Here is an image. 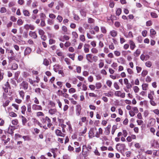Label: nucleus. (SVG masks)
Wrapping results in <instances>:
<instances>
[{"label":"nucleus","instance_id":"nucleus-14","mask_svg":"<svg viewBox=\"0 0 159 159\" xmlns=\"http://www.w3.org/2000/svg\"><path fill=\"white\" fill-rule=\"evenodd\" d=\"M90 47V45L89 44H85L84 45V50L85 53H88L89 52V48Z\"/></svg>","mask_w":159,"mask_h":159},{"label":"nucleus","instance_id":"nucleus-52","mask_svg":"<svg viewBox=\"0 0 159 159\" xmlns=\"http://www.w3.org/2000/svg\"><path fill=\"white\" fill-rule=\"evenodd\" d=\"M80 39L82 42H84L85 41V38L84 36V35H81L80 36Z\"/></svg>","mask_w":159,"mask_h":159},{"label":"nucleus","instance_id":"nucleus-12","mask_svg":"<svg viewBox=\"0 0 159 159\" xmlns=\"http://www.w3.org/2000/svg\"><path fill=\"white\" fill-rule=\"evenodd\" d=\"M15 127L14 126H10L8 128V132L11 134H13V131L15 129Z\"/></svg>","mask_w":159,"mask_h":159},{"label":"nucleus","instance_id":"nucleus-11","mask_svg":"<svg viewBox=\"0 0 159 159\" xmlns=\"http://www.w3.org/2000/svg\"><path fill=\"white\" fill-rule=\"evenodd\" d=\"M129 41L130 49L132 50H133L136 47L134 43L132 40H129Z\"/></svg>","mask_w":159,"mask_h":159},{"label":"nucleus","instance_id":"nucleus-19","mask_svg":"<svg viewBox=\"0 0 159 159\" xmlns=\"http://www.w3.org/2000/svg\"><path fill=\"white\" fill-rule=\"evenodd\" d=\"M80 13L81 16L84 17H85L86 15V11L84 9H81L80 11Z\"/></svg>","mask_w":159,"mask_h":159},{"label":"nucleus","instance_id":"nucleus-61","mask_svg":"<svg viewBox=\"0 0 159 159\" xmlns=\"http://www.w3.org/2000/svg\"><path fill=\"white\" fill-rule=\"evenodd\" d=\"M76 71L78 73H80L81 71V67L80 66H78L76 67Z\"/></svg>","mask_w":159,"mask_h":159},{"label":"nucleus","instance_id":"nucleus-62","mask_svg":"<svg viewBox=\"0 0 159 159\" xmlns=\"http://www.w3.org/2000/svg\"><path fill=\"white\" fill-rule=\"evenodd\" d=\"M46 24L44 20H41L40 26L41 27H43L45 26Z\"/></svg>","mask_w":159,"mask_h":159},{"label":"nucleus","instance_id":"nucleus-13","mask_svg":"<svg viewBox=\"0 0 159 159\" xmlns=\"http://www.w3.org/2000/svg\"><path fill=\"white\" fill-rule=\"evenodd\" d=\"M29 34L30 36L34 39L37 38V35L35 32H33L31 31H30Z\"/></svg>","mask_w":159,"mask_h":159},{"label":"nucleus","instance_id":"nucleus-30","mask_svg":"<svg viewBox=\"0 0 159 159\" xmlns=\"http://www.w3.org/2000/svg\"><path fill=\"white\" fill-rule=\"evenodd\" d=\"M31 104L30 103H29L27 104V111L29 112H30L31 111Z\"/></svg>","mask_w":159,"mask_h":159},{"label":"nucleus","instance_id":"nucleus-33","mask_svg":"<svg viewBox=\"0 0 159 159\" xmlns=\"http://www.w3.org/2000/svg\"><path fill=\"white\" fill-rule=\"evenodd\" d=\"M117 129V127L116 125H114L112 127V129L111 131V134L112 135L114 134V133Z\"/></svg>","mask_w":159,"mask_h":159},{"label":"nucleus","instance_id":"nucleus-54","mask_svg":"<svg viewBox=\"0 0 159 159\" xmlns=\"http://www.w3.org/2000/svg\"><path fill=\"white\" fill-rule=\"evenodd\" d=\"M15 5V3L13 1L10 2L8 4V7H11Z\"/></svg>","mask_w":159,"mask_h":159},{"label":"nucleus","instance_id":"nucleus-28","mask_svg":"<svg viewBox=\"0 0 159 159\" xmlns=\"http://www.w3.org/2000/svg\"><path fill=\"white\" fill-rule=\"evenodd\" d=\"M148 84H143L142 85V88L143 90H146L148 87Z\"/></svg>","mask_w":159,"mask_h":159},{"label":"nucleus","instance_id":"nucleus-4","mask_svg":"<svg viewBox=\"0 0 159 159\" xmlns=\"http://www.w3.org/2000/svg\"><path fill=\"white\" fill-rule=\"evenodd\" d=\"M124 84L126 85V87L127 89H129L132 88V84L129 82V81L127 79H124Z\"/></svg>","mask_w":159,"mask_h":159},{"label":"nucleus","instance_id":"nucleus-37","mask_svg":"<svg viewBox=\"0 0 159 159\" xmlns=\"http://www.w3.org/2000/svg\"><path fill=\"white\" fill-rule=\"evenodd\" d=\"M145 65L148 67H150L152 65L151 62L150 61H147L145 63Z\"/></svg>","mask_w":159,"mask_h":159},{"label":"nucleus","instance_id":"nucleus-24","mask_svg":"<svg viewBox=\"0 0 159 159\" xmlns=\"http://www.w3.org/2000/svg\"><path fill=\"white\" fill-rule=\"evenodd\" d=\"M22 124L23 125H25L26 123L27 122V119L24 116H22Z\"/></svg>","mask_w":159,"mask_h":159},{"label":"nucleus","instance_id":"nucleus-6","mask_svg":"<svg viewBox=\"0 0 159 159\" xmlns=\"http://www.w3.org/2000/svg\"><path fill=\"white\" fill-rule=\"evenodd\" d=\"M24 28L27 30H28L29 29L33 30L35 28V27L34 25L28 24L25 25L24 26Z\"/></svg>","mask_w":159,"mask_h":159},{"label":"nucleus","instance_id":"nucleus-29","mask_svg":"<svg viewBox=\"0 0 159 159\" xmlns=\"http://www.w3.org/2000/svg\"><path fill=\"white\" fill-rule=\"evenodd\" d=\"M122 12V10L120 8H118L117 9L116 12V15L119 16L120 14Z\"/></svg>","mask_w":159,"mask_h":159},{"label":"nucleus","instance_id":"nucleus-59","mask_svg":"<svg viewBox=\"0 0 159 159\" xmlns=\"http://www.w3.org/2000/svg\"><path fill=\"white\" fill-rule=\"evenodd\" d=\"M39 33L40 35H42L44 34L45 32L43 30L40 29L39 30Z\"/></svg>","mask_w":159,"mask_h":159},{"label":"nucleus","instance_id":"nucleus-3","mask_svg":"<svg viewBox=\"0 0 159 159\" xmlns=\"http://www.w3.org/2000/svg\"><path fill=\"white\" fill-rule=\"evenodd\" d=\"M92 149V147L89 145L87 146L86 151H84L83 153V155H84L85 157H87L89 155L90 152V150Z\"/></svg>","mask_w":159,"mask_h":159},{"label":"nucleus","instance_id":"nucleus-2","mask_svg":"<svg viewBox=\"0 0 159 159\" xmlns=\"http://www.w3.org/2000/svg\"><path fill=\"white\" fill-rule=\"evenodd\" d=\"M125 144L118 143L116 145V148L118 151H121L125 149Z\"/></svg>","mask_w":159,"mask_h":159},{"label":"nucleus","instance_id":"nucleus-26","mask_svg":"<svg viewBox=\"0 0 159 159\" xmlns=\"http://www.w3.org/2000/svg\"><path fill=\"white\" fill-rule=\"evenodd\" d=\"M72 36H73V37L75 39H77L78 38V35L76 32H75V31L73 32H72ZM74 40H75V39Z\"/></svg>","mask_w":159,"mask_h":159},{"label":"nucleus","instance_id":"nucleus-38","mask_svg":"<svg viewBox=\"0 0 159 159\" xmlns=\"http://www.w3.org/2000/svg\"><path fill=\"white\" fill-rule=\"evenodd\" d=\"M23 21L21 19H19L17 22V24L19 25H21L23 24Z\"/></svg>","mask_w":159,"mask_h":159},{"label":"nucleus","instance_id":"nucleus-46","mask_svg":"<svg viewBox=\"0 0 159 159\" xmlns=\"http://www.w3.org/2000/svg\"><path fill=\"white\" fill-rule=\"evenodd\" d=\"M20 71H17L15 73V79L16 80H17L18 78L19 75L20 74Z\"/></svg>","mask_w":159,"mask_h":159},{"label":"nucleus","instance_id":"nucleus-43","mask_svg":"<svg viewBox=\"0 0 159 159\" xmlns=\"http://www.w3.org/2000/svg\"><path fill=\"white\" fill-rule=\"evenodd\" d=\"M148 73V71L146 70H143L141 74L142 76L143 77L145 76Z\"/></svg>","mask_w":159,"mask_h":159},{"label":"nucleus","instance_id":"nucleus-22","mask_svg":"<svg viewBox=\"0 0 159 159\" xmlns=\"http://www.w3.org/2000/svg\"><path fill=\"white\" fill-rule=\"evenodd\" d=\"M19 93L20 95V97L24 99L25 96V92L23 90L19 91Z\"/></svg>","mask_w":159,"mask_h":159},{"label":"nucleus","instance_id":"nucleus-49","mask_svg":"<svg viewBox=\"0 0 159 159\" xmlns=\"http://www.w3.org/2000/svg\"><path fill=\"white\" fill-rule=\"evenodd\" d=\"M94 20L93 19L91 18H89L88 19V22L89 23H92L94 22Z\"/></svg>","mask_w":159,"mask_h":159},{"label":"nucleus","instance_id":"nucleus-17","mask_svg":"<svg viewBox=\"0 0 159 159\" xmlns=\"http://www.w3.org/2000/svg\"><path fill=\"white\" fill-rule=\"evenodd\" d=\"M57 111L56 108H51L48 111V112L51 115H53L56 113Z\"/></svg>","mask_w":159,"mask_h":159},{"label":"nucleus","instance_id":"nucleus-57","mask_svg":"<svg viewBox=\"0 0 159 159\" xmlns=\"http://www.w3.org/2000/svg\"><path fill=\"white\" fill-rule=\"evenodd\" d=\"M10 102V101L9 100H7L3 104V107H6L8 105Z\"/></svg>","mask_w":159,"mask_h":159},{"label":"nucleus","instance_id":"nucleus-23","mask_svg":"<svg viewBox=\"0 0 159 159\" xmlns=\"http://www.w3.org/2000/svg\"><path fill=\"white\" fill-rule=\"evenodd\" d=\"M18 67V65L16 63H13L12 65L11 69L13 70H16L17 69Z\"/></svg>","mask_w":159,"mask_h":159},{"label":"nucleus","instance_id":"nucleus-58","mask_svg":"<svg viewBox=\"0 0 159 159\" xmlns=\"http://www.w3.org/2000/svg\"><path fill=\"white\" fill-rule=\"evenodd\" d=\"M37 116L39 117L40 116H43L44 114L42 112H38L37 113Z\"/></svg>","mask_w":159,"mask_h":159},{"label":"nucleus","instance_id":"nucleus-7","mask_svg":"<svg viewBox=\"0 0 159 159\" xmlns=\"http://www.w3.org/2000/svg\"><path fill=\"white\" fill-rule=\"evenodd\" d=\"M20 85L23 87V89L25 90H27L28 88V84L27 82L25 81H23L20 84Z\"/></svg>","mask_w":159,"mask_h":159},{"label":"nucleus","instance_id":"nucleus-10","mask_svg":"<svg viewBox=\"0 0 159 159\" xmlns=\"http://www.w3.org/2000/svg\"><path fill=\"white\" fill-rule=\"evenodd\" d=\"M32 51L30 47H27L25 49L24 52V55L25 56L29 55Z\"/></svg>","mask_w":159,"mask_h":159},{"label":"nucleus","instance_id":"nucleus-42","mask_svg":"<svg viewBox=\"0 0 159 159\" xmlns=\"http://www.w3.org/2000/svg\"><path fill=\"white\" fill-rule=\"evenodd\" d=\"M133 89L134 90V91L135 93H138L139 90V88L138 86H135L133 87Z\"/></svg>","mask_w":159,"mask_h":159},{"label":"nucleus","instance_id":"nucleus-16","mask_svg":"<svg viewBox=\"0 0 159 159\" xmlns=\"http://www.w3.org/2000/svg\"><path fill=\"white\" fill-rule=\"evenodd\" d=\"M110 34L112 37H115L117 35V32L115 30H113L110 32Z\"/></svg>","mask_w":159,"mask_h":159},{"label":"nucleus","instance_id":"nucleus-27","mask_svg":"<svg viewBox=\"0 0 159 159\" xmlns=\"http://www.w3.org/2000/svg\"><path fill=\"white\" fill-rule=\"evenodd\" d=\"M119 61H118L119 63L120 62L121 64H124L125 63V60L123 57H120L119 59Z\"/></svg>","mask_w":159,"mask_h":159},{"label":"nucleus","instance_id":"nucleus-45","mask_svg":"<svg viewBox=\"0 0 159 159\" xmlns=\"http://www.w3.org/2000/svg\"><path fill=\"white\" fill-rule=\"evenodd\" d=\"M11 123L14 125H16L18 123V121L17 119L14 120H12Z\"/></svg>","mask_w":159,"mask_h":159},{"label":"nucleus","instance_id":"nucleus-39","mask_svg":"<svg viewBox=\"0 0 159 159\" xmlns=\"http://www.w3.org/2000/svg\"><path fill=\"white\" fill-rule=\"evenodd\" d=\"M137 41L139 43H141L143 41V38L141 36H139L137 37Z\"/></svg>","mask_w":159,"mask_h":159},{"label":"nucleus","instance_id":"nucleus-18","mask_svg":"<svg viewBox=\"0 0 159 159\" xmlns=\"http://www.w3.org/2000/svg\"><path fill=\"white\" fill-rule=\"evenodd\" d=\"M141 51L139 49H137L136 51L134 52L133 55L135 57H138L140 54Z\"/></svg>","mask_w":159,"mask_h":159},{"label":"nucleus","instance_id":"nucleus-50","mask_svg":"<svg viewBox=\"0 0 159 159\" xmlns=\"http://www.w3.org/2000/svg\"><path fill=\"white\" fill-rule=\"evenodd\" d=\"M106 84L109 87L111 86L112 83V82L110 80H107L106 82Z\"/></svg>","mask_w":159,"mask_h":159},{"label":"nucleus","instance_id":"nucleus-47","mask_svg":"<svg viewBox=\"0 0 159 159\" xmlns=\"http://www.w3.org/2000/svg\"><path fill=\"white\" fill-rule=\"evenodd\" d=\"M135 113L132 110H130L129 111V115L131 117L134 116L135 115Z\"/></svg>","mask_w":159,"mask_h":159},{"label":"nucleus","instance_id":"nucleus-56","mask_svg":"<svg viewBox=\"0 0 159 159\" xmlns=\"http://www.w3.org/2000/svg\"><path fill=\"white\" fill-rule=\"evenodd\" d=\"M57 19L58 20L59 22H61L63 19V18L61 16L58 15L57 17Z\"/></svg>","mask_w":159,"mask_h":159},{"label":"nucleus","instance_id":"nucleus-32","mask_svg":"<svg viewBox=\"0 0 159 159\" xmlns=\"http://www.w3.org/2000/svg\"><path fill=\"white\" fill-rule=\"evenodd\" d=\"M9 116L11 117H16L17 115L16 113L13 112H11L9 113Z\"/></svg>","mask_w":159,"mask_h":159},{"label":"nucleus","instance_id":"nucleus-8","mask_svg":"<svg viewBox=\"0 0 159 159\" xmlns=\"http://www.w3.org/2000/svg\"><path fill=\"white\" fill-rule=\"evenodd\" d=\"M59 69L62 70L63 67L58 64L55 65L53 66V70L55 72H57Z\"/></svg>","mask_w":159,"mask_h":159},{"label":"nucleus","instance_id":"nucleus-5","mask_svg":"<svg viewBox=\"0 0 159 159\" xmlns=\"http://www.w3.org/2000/svg\"><path fill=\"white\" fill-rule=\"evenodd\" d=\"M55 133L56 135L58 136L64 137L65 135V134L62 133L61 130L58 129H57L55 130Z\"/></svg>","mask_w":159,"mask_h":159},{"label":"nucleus","instance_id":"nucleus-25","mask_svg":"<svg viewBox=\"0 0 159 159\" xmlns=\"http://www.w3.org/2000/svg\"><path fill=\"white\" fill-rule=\"evenodd\" d=\"M102 84L99 82L95 84V87L97 89H99L102 87Z\"/></svg>","mask_w":159,"mask_h":159},{"label":"nucleus","instance_id":"nucleus-51","mask_svg":"<svg viewBox=\"0 0 159 159\" xmlns=\"http://www.w3.org/2000/svg\"><path fill=\"white\" fill-rule=\"evenodd\" d=\"M91 52L93 53H96L98 52V50L95 48H93L91 50Z\"/></svg>","mask_w":159,"mask_h":159},{"label":"nucleus","instance_id":"nucleus-20","mask_svg":"<svg viewBox=\"0 0 159 159\" xmlns=\"http://www.w3.org/2000/svg\"><path fill=\"white\" fill-rule=\"evenodd\" d=\"M43 64L45 66H48L49 65V62L47 59L45 58L43 60Z\"/></svg>","mask_w":159,"mask_h":159},{"label":"nucleus","instance_id":"nucleus-15","mask_svg":"<svg viewBox=\"0 0 159 159\" xmlns=\"http://www.w3.org/2000/svg\"><path fill=\"white\" fill-rule=\"evenodd\" d=\"M92 55L91 54H87L86 55V58L87 61L90 62H92Z\"/></svg>","mask_w":159,"mask_h":159},{"label":"nucleus","instance_id":"nucleus-40","mask_svg":"<svg viewBox=\"0 0 159 159\" xmlns=\"http://www.w3.org/2000/svg\"><path fill=\"white\" fill-rule=\"evenodd\" d=\"M58 120L59 122V125L60 126L61 125L63 124L64 123V120L62 119H60L59 118H58Z\"/></svg>","mask_w":159,"mask_h":159},{"label":"nucleus","instance_id":"nucleus-63","mask_svg":"<svg viewBox=\"0 0 159 159\" xmlns=\"http://www.w3.org/2000/svg\"><path fill=\"white\" fill-rule=\"evenodd\" d=\"M115 26L117 28L119 27L120 26V23L118 21H116L114 23Z\"/></svg>","mask_w":159,"mask_h":159},{"label":"nucleus","instance_id":"nucleus-55","mask_svg":"<svg viewBox=\"0 0 159 159\" xmlns=\"http://www.w3.org/2000/svg\"><path fill=\"white\" fill-rule=\"evenodd\" d=\"M76 91V90L75 89L73 88H70L69 90V92L70 93H74Z\"/></svg>","mask_w":159,"mask_h":159},{"label":"nucleus","instance_id":"nucleus-31","mask_svg":"<svg viewBox=\"0 0 159 159\" xmlns=\"http://www.w3.org/2000/svg\"><path fill=\"white\" fill-rule=\"evenodd\" d=\"M152 17L153 18H157L158 17L157 14L154 12H151L150 13Z\"/></svg>","mask_w":159,"mask_h":159},{"label":"nucleus","instance_id":"nucleus-21","mask_svg":"<svg viewBox=\"0 0 159 159\" xmlns=\"http://www.w3.org/2000/svg\"><path fill=\"white\" fill-rule=\"evenodd\" d=\"M23 12L24 15L26 16H29L30 15L29 11L27 10H24Z\"/></svg>","mask_w":159,"mask_h":159},{"label":"nucleus","instance_id":"nucleus-41","mask_svg":"<svg viewBox=\"0 0 159 159\" xmlns=\"http://www.w3.org/2000/svg\"><path fill=\"white\" fill-rule=\"evenodd\" d=\"M0 12L1 13H4L7 12V9L5 7H2L1 8Z\"/></svg>","mask_w":159,"mask_h":159},{"label":"nucleus","instance_id":"nucleus-34","mask_svg":"<svg viewBox=\"0 0 159 159\" xmlns=\"http://www.w3.org/2000/svg\"><path fill=\"white\" fill-rule=\"evenodd\" d=\"M101 30L103 34H106L107 33V30L106 28L104 26L101 27Z\"/></svg>","mask_w":159,"mask_h":159},{"label":"nucleus","instance_id":"nucleus-64","mask_svg":"<svg viewBox=\"0 0 159 159\" xmlns=\"http://www.w3.org/2000/svg\"><path fill=\"white\" fill-rule=\"evenodd\" d=\"M94 152L96 156H99L100 155V153L97 149L95 150L94 151Z\"/></svg>","mask_w":159,"mask_h":159},{"label":"nucleus","instance_id":"nucleus-53","mask_svg":"<svg viewBox=\"0 0 159 159\" xmlns=\"http://www.w3.org/2000/svg\"><path fill=\"white\" fill-rule=\"evenodd\" d=\"M74 19L76 20H80V18L79 16L78 15H77L76 14H74Z\"/></svg>","mask_w":159,"mask_h":159},{"label":"nucleus","instance_id":"nucleus-60","mask_svg":"<svg viewBox=\"0 0 159 159\" xmlns=\"http://www.w3.org/2000/svg\"><path fill=\"white\" fill-rule=\"evenodd\" d=\"M132 111L136 113H138L139 112L138 109L136 107H133L132 108Z\"/></svg>","mask_w":159,"mask_h":159},{"label":"nucleus","instance_id":"nucleus-36","mask_svg":"<svg viewBox=\"0 0 159 159\" xmlns=\"http://www.w3.org/2000/svg\"><path fill=\"white\" fill-rule=\"evenodd\" d=\"M40 17L41 20H44L46 17V15L43 13H41L40 15Z\"/></svg>","mask_w":159,"mask_h":159},{"label":"nucleus","instance_id":"nucleus-48","mask_svg":"<svg viewBox=\"0 0 159 159\" xmlns=\"http://www.w3.org/2000/svg\"><path fill=\"white\" fill-rule=\"evenodd\" d=\"M146 82H150L152 80L151 78L149 76H147L145 79Z\"/></svg>","mask_w":159,"mask_h":159},{"label":"nucleus","instance_id":"nucleus-1","mask_svg":"<svg viewBox=\"0 0 159 159\" xmlns=\"http://www.w3.org/2000/svg\"><path fill=\"white\" fill-rule=\"evenodd\" d=\"M96 128H92L90 129L89 133V138H92L94 137V133L97 131Z\"/></svg>","mask_w":159,"mask_h":159},{"label":"nucleus","instance_id":"nucleus-44","mask_svg":"<svg viewBox=\"0 0 159 159\" xmlns=\"http://www.w3.org/2000/svg\"><path fill=\"white\" fill-rule=\"evenodd\" d=\"M114 87L116 89L118 90L120 89V87L118 85V84L117 82H115L114 84Z\"/></svg>","mask_w":159,"mask_h":159},{"label":"nucleus","instance_id":"nucleus-35","mask_svg":"<svg viewBox=\"0 0 159 159\" xmlns=\"http://www.w3.org/2000/svg\"><path fill=\"white\" fill-rule=\"evenodd\" d=\"M21 113L23 114H25V112L26 110V107L25 106H23L21 107Z\"/></svg>","mask_w":159,"mask_h":159},{"label":"nucleus","instance_id":"nucleus-9","mask_svg":"<svg viewBox=\"0 0 159 159\" xmlns=\"http://www.w3.org/2000/svg\"><path fill=\"white\" fill-rule=\"evenodd\" d=\"M32 108L33 110H42V107L40 105H37L35 104H34L32 105Z\"/></svg>","mask_w":159,"mask_h":159}]
</instances>
